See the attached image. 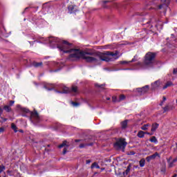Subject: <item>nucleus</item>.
Returning a JSON list of instances; mask_svg holds the SVG:
<instances>
[{"mask_svg": "<svg viewBox=\"0 0 177 177\" xmlns=\"http://www.w3.org/2000/svg\"><path fill=\"white\" fill-rule=\"evenodd\" d=\"M156 157H160V154H158V153H157V152H156L153 155H151V156L147 157L146 160H147V162H150V161H151V160H156Z\"/></svg>", "mask_w": 177, "mask_h": 177, "instance_id": "obj_11", "label": "nucleus"}, {"mask_svg": "<svg viewBox=\"0 0 177 177\" xmlns=\"http://www.w3.org/2000/svg\"><path fill=\"white\" fill-rule=\"evenodd\" d=\"M27 9H28V8H25V10H27Z\"/></svg>", "mask_w": 177, "mask_h": 177, "instance_id": "obj_52", "label": "nucleus"}, {"mask_svg": "<svg viewBox=\"0 0 177 177\" xmlns=\"http://www.w3.org/2000/svg\"><path fill=\"white\" fill-rule=\"evenodd\" d=\"M19 131L21 132V133H23V132H24L23 130H21V129L19 130Z\"/></svg>", "mask_w": 177, "mask_h": 177, "instance_id": "obj_48", "label": "nucleus"}, {"mask_svg": "<svg viewBox=\"0 0 177 177\" xmlns=\"http://www.w3.org/2000/svg\"><path fill=\"white\" fill-rule=\"evenodd\" d=\"M163 110H164V113H165L166 111H168L169 110V106L167 105L163 108Z\"/></svg>", "mask_w": 177, "mask_h": 177, "instance_id": "obj_29", "label": "nucleus"}, {"mask_svg": "<svg viewBox=\"0 0 177 177\" xmlns=\"http://www.w3.org/2000/svg\"><path fill=\"white\" fill-rule=\"evenodd\" d=\"M108 2H109V1H102V3H103L102 6H103V8H106V3H108Z\"/></svg>", "mask_w": 177, "mask_h": 177, "instance_id": "obj_31", "label": "nucleus"}, {"mask_svg": "<svg viewBox=\"0 0 177 177\" xmlns=\"http://www.w3.org/2000/svg\"><path fill=\"white\" fill-rule=\"evenodd\" d=\"M130 154H131V156H133V155H135V152L134 151H130Z\"/></svg>", "mask_w": 177, "mask_h": 177, "instance_id": "obj_44", "label": "nucleus"}, {"mask_svg": "<svg viewBox=\"0 0 177 177\" xmlns=\"http://www.w3.org/2000/svg\"><path fill=\"white\" fill-rule=\"evenodd\" d=\"M162 103H164V101H162V102L160 103V106H162Z\"/></svg>", "mask_w": 177, "mask_h": 177, "instance_id": "obj_50", "label": "nucleus"}, {"mask_svg": "<svg viewBox=\"0 0 177 177\" xmlns=\"http://www.w3.org/2000/svg\"><path fill=\"white\" fill-rule=\"evenodd\" d=\"M95 86H98L99 88H103V84L99 85L97 84H95Z\"/></svg>", "mask_w": 177, "mask_h": 177, "instance_id": "obj_39", "label": "nucleus"}, {"mask_svg": "<svg viewBox=\"0 0 177 177\" xmlns=\"http://www.w3.org/2000/svg\"><path fill=\"white\" fill-rule=\"evenodd\" d=\"M3 169H5V166L0 165V174H1V172H2V171H3Z\"/></svg>", "mask_w": 177, "mask_h": 177, "instance_id": "obj_33", "label": "nucleus"}, {"mask_svg": "<svg viewBox=\"0 0 177 177\" xmlns=\"http://www.w3.org/2000/svg\"><path fill=\"white\" fill-rule=\"evenodd\" d=\"M75 142H81V140H75Z\"/></svg>", "mask_w": 177, "mask_h": 177, "instance_id": "obj_46", "label": "nucleus"}, {"mask_svg": "<svg viewBox=\"0 0 177 177\" xmlns=\"http://www.w3.org/2000/svg\"><path fill=\"white\" fill-rule=\"evenodd\" d=\"M22 111L24 113H22L23 117H27V114H30V120L31 122L33 124H37V122H39L40 118L39 115L38 114V112L37 111H35L34 112H30V110L28 109L23 108Z\"/></svg>", "mask_w": 177, "mask_h": 177, "instance_id": "obj_3", "label": "nucleus"}, {"mask_svg": "<svg viewBox=\"0 0 177 177\" xmlns=\"http://www.w3.org/2000/svg\"><path fill=\"white\" fill-rule=\"evenodd\" d=\"M156 57V53H148L145 55V59L144 64L145 66H150V64H153L154 62V59Z\"/></svg>", "mask_w": 177, "mask_h": 177, "instance_id": "obj_5", "label": "nucleus"}, {"mask_svg": "<svg viewBox=\"0 0 177 177\" xmlns=\"http://www.w3.org/2000/svg\"><path fill=\"white\" fill-rule=\"evenodd\" d=\"M127 145H128V143L125 141V138H120L116 140L113 146L116 150H122V151H124Z\"/></svg>", "mask_w": 177, "mask_h": 177, "instance_id": "obj_4", "label": "nucleus"}, {"mask_svg": "<svg viewBox=\"0 0 177 177\" xmlns=\"http://www.w3.org/2000/svg\"><path fill=\"white\" fill-rule=\"evenodd\" d=\"M3 110H5L6 113H10V111H12V108L9 105H6L3 106Z\"/></svg>", "mask_w": 177, "mask_h": 177, "instance_id": "obj_17", "label": "nucleus"}, {"mask_svg": "<svg viewBox=\"0 0 177 177\" xmlns=\"http://www.w3.org/2000/svg\"><path fill=\"white\" fill-rule=\"evenodd\" d=\"M145 164H146V160H145V158H142L140 160V167H145Z\"/></svg>", "mask_w": 177, "mask_h": 177, "instance_id": "obj_21", "label": "nucleus"}, {"mask_svg": "<svg viewBox=\"0 0 177 177\" xmlns=\"http://www.w3.org/2000/svg\"><path fill=\"white\" fill-rule=\"evenodd\" d=\"M93 168H97V169H100V166L97 162H93L91 165V169H93Z\"/></svg>", "mask_w": 177, "mask_h": 177, "instance_id": "obj_19", "label": "nucleus"}, {"mask_svg": "<svg viewBox=\"0 0 177 177\" xmlns=\"http://www.w3.org/2000/svg\"><path fill=\"white\" fill-rule=\"evenodd\" d=\"M129 171H131V168L128 167L125 171L126 175H128V174H129Z\"/></svg>", "mask_w": 177, "mask_h": 177, "instance_id": "obj_30", "label": "nucleus"}, {"mask_svg": "<svg viewBox=\"0 0 177 177\" xmlns=\"http://www.w3.org/2000/svg\"><path fill=\"white\" fill-rule=\"evenodd\" d=\"M174 86V83H172L171 81H169L163 86L162 89H167V88H169V86Z\"/></svg>", "mask_w": 177, "mask_h": 177, "instance_id": "obj_13", "label": "nucleus"}, {"mask_svg": "<svg viewBox=\"0 0 177 177\" xmlns=\"http://www.w3.org/2000/svg\"><path fill=\"white\" fill-rule=\"evenodd\" d=\"M147 134V135H153V133L152 132V133H149V132H145V134Z\"/></svg>", "mask_w": 177, "mask_h": 177, "instance_id": "obj_41", "label": "nucleus"}, {"mask_svg": "<svg viewBox=\"0 0 177 177\" xmlns=\"http://www.w3.org/2000/svg\"><path fill=\"white\" fill-rule=\"evenodd\" d=\"M161 172H162V174H165V167H162V169H161Z\"/></svg>", "mask_w": 177, "mask_h": 177, "instance_id": "obj_36", "label": "nucleus"}, {"mask_svg": "<svg viewBox=\"0 0 177 177\" xmlns=\"http://www.w3.org/2000/svg\"><path fill=\"white\" fill-rule=\"evenodd\" d=\"M3 113V109H2L0 107V117H1V115H2Z\"/></svg>", "mask_w": 177, "mask_h": 177, "instance_id": "obj_37", "label": "nucleus"}, {"mask_svg": "<svg viewBox=\"0 0 177 177\" xmlns=\"http://www.w3.org/2000/svg\"><path fill=\"white\" fill-rule=\"evenodd\" d=\"M133 62H135V59H133L131 61L129 62V63H133Z\"/></svg>", "mask_w": 177, "mask_h": 177, "instance_id": "obj_45", "label": "nucleus"}, {"mask_svg": "<svg viewBox=\"0 0 177 177\" xmlns=\"http://www.w3.org/2000/svg\"><path fill=\"white\" fill-rule=\"evenodd\" d=\"M44 88H46V89H47L46 86H45Z\"/></svg>", "mask_w": 177, "mask_h": 177, "instance_id": "obj_53", "label": "nucleus"}, {"mask_svg": "<svg viewBox=\"0 0 177 177\" xmlns=\"http://www.w3.org/2000/svg\"><path fill=\"white\" fill-rule=\"evenodd\" d=\"M1 119L3 120V121H6V118H1Z\"/></svg>", "mask_w": 177, "mask_h": 177, "instance_id": "obj_49", "label": "nucleus"}, {"mask_svg": "<svg viewBox=\"0 0 177 177\" xmlns=\"http://www.w3.org/2000/svg\"><path fill=\"white\" fill-rule=\"evenodd\" d=\"M137 136L138 138H145V131H138Z\"/></svg>", "mask_w": 177, "mask_h": 177, "instance_id": "obj_20", "label": "nucleus"}, {"mask_svg": "<svg viewBox=\"0 0 177 177\" xmlns=\"http://www.w3.org/2000/svg\"><path fill=\"white\" fill-rule=\"evenodd\" d=\"M128 63H129V62H127V61H121L120 62V64H128Z\"/></svg>", "mask_w": 177, "mask_h": 177, "instance_id": "obj_32", "label": "nucleus"}, {"mask_svg": "<svg viewBox=\"0 0 177 177\" xmlns=\"http://www.w3.org/2000/svg\"><path fill=\"white\" fill-rule=\"evenodd\" d=\"M176 2H177V0H176Z\"/></svg>", "mask_w": 177, "mask_h": 177, "instance_id": "obj_55", "label": "nucleus"}, {"mask_svg": "<svg viewBox=\"0 0 177 177\" xmlns=\"http://www.w3.org/2000/svg\"><path fill=\"white\" fill-rule=\"evenodd\" d=\"M4 131H5V128H3V127H1V128H0V133H3Z\"/></svg>", "mask_w": 177, "mask_h": 177, "instance_id": "obj_35", "label": "nucleus"}, {"mask_svg": "<svg viewBox=\"0 0 177 177\" xmlns=\"http://www.w3.org/2000/svg\"><path fill=\"white\" fill-rule=\"evenodd\" d=\"M170 2L171 0H152L149 3L151 8L148 9H154L155 10L158 9H167Z\"/></svg>", "mask_w": 177, "mask_h": 177, "instance_id": "obj_2", "label": "nucleus"}, {"mask_svg": "<svg viewBox=\"0 0 177 177\" xmlns=\"http://www.w3.org/2000/svg\"><path fill=\"white\" fill-rule=\"evenodd\" d=\"M62 147H64L62 153L63 154H66V153H67V147H70V142L66 140L64 141L61 145H59V149H62Z\"/></svg>", "mask_w": 177, "mask_h": 177, "instance_id": "obj_8", "label": "nucleus"}, {"mask_svg": "<svg viewBox=\"0 0 177 177\" xmlns=\"http://www.w3.org/2000/svg\"><path fill=\"white\" fill-rule=\"evenodd\" d=\"M117 97H113V102H116Z\"/></svg>", "mask_w": 177, "mask_h": 177, "instance_id": "obj_42", "label": "nucleus"}, {"mask_svg": "<svg viewBox=\"0 0 177 177\" xmlns=\"http://www.w3.org/2000/svg\"><path fill=\"white\" fill-rule=\"evenodd\" d=\"M75 7L74 6H69L68 7V10L69 12V13H74V12H75Z\"/></svg>", "mask_w": 177, "mask_h": 177, "instance_id": "obj_16", "label": "nucleus"}, {"mask_svg": "<svg viewBox=\"0 0 177 177\" xmlns=\"http://www.w3.org/2000/svg\"><path fill=\"white\" fill-rule=\"evenodd\" d=\"M85 143L80 144L79 147L80 149H84L88 146H93V140L89 138L88 140H85Z\"/></svg>", "mask_w": 177, "mask_h": 177, "instance_id": "obj_7", "label": "nucleus"}, {"mask_svg": "<svg viewBox=\"0 0 177 177\" xmlns=\"http://www.w3.org/2000/svg\"><path fill=\"white\" fill-rule=\"evenodd\" d=\"M50 46L51 48H57L64 52V53H70L69 59L82 58L86 63H99L100 60L102 62H114L118 59L120 52L106 51V53L93 52V51H81L80 49L71 48L73 44L67 41H60L57 37H48Z\"/></svg>", "mask_w": 177, "mask_h": 177, "instance_id": "obj_1", "label": "nucleus"}, {"mask_svg": "<svg viewBox=\"0 0 177 177\" xmlns=\"http://www.w3.org/2000/svg\"><path fill=\"white\" fill-rule=\"evenodd\" d=\"M149 140L150 142H151V143H157V138H156V136L151 137Z\"/></svg>", "mask_w": 177, "mask_h": 177, "instance_id": "obj_25", "label": "nucleus"}, {"mask_svg": "<svg viewBox=\"0 0 177 177\" xmlns=\"http://www.w3.org/2000/svg\"><path fill=\"white\" fill-rule=\"evenodd\" d=\"M171 160L172 158H170L168 160L169 168H172V167H174V162L172 161L171 162Z\"/></svg>", "mask_w": 177, "mask_h": 177, "instance_id": "obj_26", "label": "nucleus"}, {"mask_svg": "<svg viewBox=\"0 0 177 177\" xmlns=\"http://www.w3.org/2000/svg\"><path fill=\"white\" fill-rule=\"evenodd\" d=\"M165 100H167V97H163V102H165Z\"/></svg>", "mask_w": 177, "mask_h": 177, "instance_id": "obj_47", "label": "nucleus"}, {"mask_svg": "<svg viewBox=\"0 0 177 177\" xmlns=\"http://www.w3.org/2000/svg\"><path fill=\"white\" fill-rule=\"evenodd\" d=\"M160 124H158V123H153L151 125V131L154 133V132H156V131H157V129L158 128Z\"/></svg>", "mask_w": 177, "mask_h": 177, "instance_id": "obj_12", "label": "nucleus"}, {"mask_svg": "<svg viewBox=\"0 0 177 177\" xmlns=\"http://www.w3.org/2000/svg\"><path fill=\"white\" fill-rule=\"evenodd\" d=\"M14 104H15V101L10 100V105H9L10 107L12 106H13Z\"/></svg>", "mask_w": 177, "mask_h": 177, "instance_id": "obj_34", "label": "nucleus"}, {"mask_svg": "<svg viewBox=\"0 0 177 177\" xmlns=\"http://www.w3.org/2000/svg\"><path fill=\"white\" fill-rule=\"evenodd\" d=\"M150 89V86L149 85H146L142 88H138L137 92L140 93V95H145V93H147L149 90Z\"/></svg>", "mask_w": 177, "mask_h": 177, "instance_id": "obj_6", "label": "nucleus"}, {"mask_svg": "<svg viewBox=\"0 0 177 177\" xmlns=\"http://www.w3.org/2000/svg\"><path fill=\"white\" fill-rule=\"evenodd\" d=\"M160 85H161V82L160 80H156V82L151 84V90L154 91L156 89H158Z\"/></svg>", "mask_w": 177, "mask_h": 177, "instance_id": "obj_9", "label": "nucleus"}, {"mask_svg": "<svg viewBox=\"0 0 177 177\" xmlns=\"http://www.w3.org/2000/svg\"><path fill=\"white\" fill-rule=\"evenodd\" d=\"M173 74H177V68L173 70Z\"/></svg>", "mask_w": 177, "mask_h": 177, "instance_id": "obj_38", "label": "nucleus"}, {"mask_svg": "<svg viewBox=\"0 0 177 177\" xmlns=\"http://www.w3.org/2000/svg\"><path fill=\"white\" fill-rule=\"evenodd\" d=\"M91 160H86V164H91Z\"/></svg>", "mask_w": 177, "mask_h": 177, "instance_id": "obj_40", "label": "nucleus"}, {"mask_svg": "<svg viewBox=\"0 0 177 177\" xmlns=\"http://www.w3.org/2000/svg\"><path fill=\"white\" fill-rule=\"evenodd\" d=\"M148 127H150V124H144L142 127H141V129L142 131H147L148 129Z\"/></svg>", "mask_w": 177, "mask_h": 177, "instance_id": "obj_22", "label": "nucleus"}, {"mask_svg": "<svg viewBox=\"0 0 177 177\" xmlns=\"http://www.w3.org/2000/svg\"><path fill=\"white\" fill-rule=\"evenodd\" d=\"M3 37H5V38H8L9 37V34H10V32L6 31V29H3V31H2Z\"/></svg>", "mask_w": 177, "mask_h": 177, "instance_id": "obj_18", "label": "nucleus"}, {"mask_svg": "<svg viewBox=\"0 0 177 177\" xmlns=\"http://www.w3.org/2000/svg\"><path fill=\"white\" fill-rule=\"evenodd\" d=\"M122 100H125V95H120L119 97V102H121Z\"/></svg>", "mask_w": 177, "mask_h": 177, "instance_id": "obj_28", "label": "nucleus"}, {"mask_svg": "<svg viewBox=\"0 0 177 177\" xmlns=\"http://www.w3.org/2000/svg\"><path fill=\"white\" fill-rule=\"evenodd\" d=\"M71 104L73 106V107H78V106H80V103L73 101L71 102Z\"/></svg>", "mask_w": 177, "mask_h": 177, "instance_id": "obj_27", "label": "nucleus"}, {"mask_svg": "<svg viewBox=\"0 0 177 177\" xmlns=\"http://www.w3.org/2000/svg\"><path fill=\"white\" fill-rule=\"evenodd\" d=\"M176 103H177V100H176Z\"/></svg>", "mask_w": 177, "mask_h": 177, "instance_id": "obj_54", "label": "nucleus"}, {"mask_svg": "<svg viewBox=\"0 0 177 177\" xmlns=\"http://www.w3.org/2000/svg\"><path fill=\"white\" fill-rule=\"evenodd\" d=\"M33 66L34 67H41V66H42V62H34Z\"/></svg>", "mask_w": 177, "mask_h": 177, "instance_id": "obj_24", "label": "nucleus"}, {"mask_svg": "<svg viewBox=\"0 0 177 177\" xmlns=\"http://www.w3.org/2000/svg\"><path fill=\"white\" fill-rule=\"evenodd\" d=\"M176 161H177V157L172 160L174 163L176 162Z\"/></svg>", "mask_w": 177, "mask_h": 177, "instance_id": "obj_43", "label": "nucleus"}, {"mask_svg": "<svg viewBox=\"0 0 177 177\" xmlns=\"http://www.w3.org/2000/svg\"><path fill=\"white\" fill-rule=\"evenodd\" d=\"M70 93L73 95V96H75V95H78V93H80V91H78V87H77V86H73L71 88H70Z\"/></svg>", "mask_w": 177, "mask_h": 177, "instance_id": "obj_10", "label": "nucleus"}, {"mask_svg": "<svg viewBox=\"0 0 177 177\" xmlns=\"http://www.w3.org/2000/svg\"><path fill=\"white\" fill-rule=\"evenodd\" d=\"M122 129H126L127 127H128V120H126L121 122Z\"/></svg>", "mask_w": 177, "mask_h": 177, "instance_id": "obj_14", "label": "nucleus"}, {"mask_svg": "<svg viewBox=\"0 0 177 177\" xmlns=\"http://www.w3.org/2000/svg\"><path fill=\"white\" fill-rule=\"evenodd\" d=\"M11 128L15 132H17V127H16V124H15V123L11 124Z\"/></svg>", "mask_w": 177, "mask_h": 177, "instance_id": "obj_23", "label": "nucleus"}, {"mask_svg": "<svg viewBox=\"0 0 177 177\" xmlns=\"http://www.w3.org/2000/svg\"><path fill=\"white\" fill-rule=\"evenodd\" d=\"M58 93H70V88L68 87H64L63 91H57Z\"/></svg>", "mask_w": 177, "mask_h": 177, "instance_id": "obj_15", "label": "nucleus"}, {"mask_svg": "<svg viewBox=\"0 0 177 177\" xmlns=\"http://www.w3.org/2000/svg\"><path fill=\"white\" fill-rule=\"evenodd\" d=\"M106 100H110V97H107V98H106Z\"/></svg>", "mask_w": 177, "mask_h": 177, "instance_id": "obj_51", "label": "nucleus"}]
</instances>
